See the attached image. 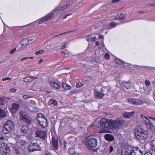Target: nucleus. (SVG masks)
<instances>
[{
    "mask_svg": "<svg viewBox=\"0 0 155 155\" xmlns=\"http://www.w3.org/2000/svg\"><path fill=\"white\" fill-rule=\"evenodd\" d=\"M136 138L139 141L142 140L146 139L147 137V131L140 128L138 126L134 132Z\"/></svg>",
    "mask_w": 155,
    "mask_h": 155,
    "instance_id": "1",
    "label": "nucleus"
},
{
    "mask_svg": "<svg viewBox=\"0 0 155 155\" xmlns=\"http://www.w3.org/2000/svg\"><path fill=\"white\" fill-rule=\"evenodd\" d=\"M125 151L124 153L125 155H135L136 154L143 155L142 151L139 150L137 147H131L126 146L125 147Z\"/></svg>",
    "mask_w": 155,
    "mask_h": 155,
    "instance_id": "2",
    "label": "nucleus"
},
{
    "mask_svg": "<svg viewBox=\"0 0 155 155\" xmlns=\"http://www.w3.org/2000/svg\"><path fill=\"white\" fill-rule=\"evenodd\" d=\"M15 129V125L14 122L11 120H7L5 123L3 129V133L7 134L13 130Z\"/></svg>",
    "mask_w": 155,
    "mask_h": 155,
    "instance_id": "3",
    "label": "nucleus"
},
{
    "mask_svg": "<svg viewBox=\"0 0 155 155\" xmlns=\"http://www.w3.org/2000/svg\"><path fill=\"white\" fill-rule=\"evenodd\" d=\"M113 120L106 118L102 119L100 121L101 126L104 127L113 128Z\"/></svg>",
    "mask_w": 155,
    "mask_h": 155,
    "instance_id": "4",
    "label": "nucleus"
},
{
    "mask_svg": "<svg viewBox=\"0 0 155 155\" xmlns=\"http://www.w3.org/2000/svg\"><path fill=\"white\" fill-rule=\"evenodd\" d=\"M85 143L87 147L90 150L95 148L97 144V140L94 138L87 139Z\"/></svg>",
    "mask_w": 155,
    "mask_h": 155,
    "instance_id": "5",
    "label": "nucleus"
},
{
    "mask_svg": "<svg viewBox=\"0 0 155 155\" xmlns=\"http://www.w3.org/2000/svg\"><path fill=\"white\" fill-rule=\"evenodd\" d=\"M148 117H146L143 114L140 116V119L144 123L146 127L148 129H151L153 127V125L152 123L149 119Z\"/></svg>",
    "mask_w": 155,
    "mask_h": 155,
    "instance_id": "6",
    "label": "nucleus"
},
{
    "mask_svg": "<svg viewBox=\"0 0 155 155\" xmlns=\"http://www.w3.org/2000/svg\"><path fill=\"white\" fill-rule=\"evenodd\" d=\"M148 117H146L143 114L140 116V119L144 123L146 127L148 129H151L153 127V125L152 123L149 119Z\"/></svg>",
    "mask_w": 155,
    "mask_h": 155,
    "instance_id": "7",
    "label": "nucleus"
},
{
    "mask_svg": "<svg viewBox=\"0 0 155 155\" xmlns=\"http://www.w3.org/2000/svg\"><path fill=\"white\" fill-rule=\"evenodd\" d=\"M41 146L36 143L31 142L29 144L28 149L30 152H33L35 150H41Z\"/></svg>",
    "mask_w": 155,
    "mask_h": 155,
    "instance_id": "8",
    "label": "nucleus"
},
{
    "mask_svg": "<svg viewBox=\"0 0 155 155\" xmlns=\"http://www.w3.org/2000/svg\"><path fill=\"white\" fill-rule=\"evenodd\" d=\"M1 149L0 153L2 155L8 154L10 152V149L8 145L5 143H2L0 145Z\"/></svg>",
    "mask_w": 155,
    "mask_h": 155,
    "instance_id": "9",
    "label": "nucleus"
},
{
    "mask_svg": "<svg viewBox=\"0 0 155 155\" xmlns=\"http://www.w3.org/2000/svg\"><path fill=\"white\" fill-rule=\"evenodd\" d=\"M55 17V15L53 13H50L45 17L42 18L38 22V24H40L44 21H48L51 18H53Z\"/></svg>",
    "mask_w": 155,
    "mask_h": 155,
    "instance_id": "10",
    "label": "nucleus"
},
{
    "mask_svg": "<svg viewBox=\"0 0 155 155\" xmlns=\"http://www.w3.org/2000/svg\"><path fill=\"white\" fill-rule=\"evenodd\" d=\"M125 122L124 120H113V128L114 127L119 128L124 124Z\"/></svg>",
    "mask_w": 155,
    "mask_h": 155,
    "instance_id": "11",
    "label": "nucleus"
},
{
    "mask_svg": "<svg viewBox=\"0 0 155 155\" xmlns=\"http://www.w3.org/2000/svg\"><path fill=\"white\" fill-rule=\"evenodd\" d=\"M46 134V133L45 131H43L41 130H37L35 132L36 137H40L43 139H45Z\"/></svg>",
    "mask_w": 155,
    "mask_h": 155,
    "instance_id": "12",
    "label": "nucleus"
},
{
    "mask_svg": "<svg viewBox=\"0 0 155 155\" xmlns=\"http://www.w3.org/2000/svg\"><path fill=\"white\" fill-rule=\"evenodd\" d=\"M52 143L54 149H58V138L56 139L55 137L53 136L52 139Z\"/></svg>",
    "mask_w": 155,
    "mask_h": 155,
    "instance_id": "13",
    "label": "nucleus"
},
{
    "mask_svg": "<svg viewBox=\"0 0 155 155\" xmlns=\"http://www.w3.org/2000/svg\"><path fill=\"white\" fill-rule=\"evenodd\" d=\"M15 140L17 142L21 143L23 146H24L26 143V141L22 139V137L18 135H17L16 136Z\"/></svg>",
    "mask_w": 155,
    "mask_h": 155,
    "instance_id": "14",
    "label": "nucleus"
},
{
    "mask_svg": "<svg viewBox=\"0 0 155 155\" xmlns=\"http://www.w3.org/2000/svg\"><path fill=\"white\" fill-rule=\"evenodd\" d=\"M124 15L123 14L120 13L117 15L115 16L114 18V20H117L119 21H121V23L120 24H122L124 23L123 20L124 18Z\"/></svg>",
    "mask_w": 155,
    "mask_h": 155,
    "instance_id": "15",
    "label": "nucleus"
},
{
    "mask_svg": "<svg viewBox=\"0 0 155 155\" xmlns=\"http://www.w3.org/2000/svg\"><path fill=\"white\" fill-rule=\"evenodd\" d=\"M21 120L24 122L28 125H29L31 121V118L28 117V115L24 117Z\"/></svg>",
    "mask_w": 155,
    "mask_h": 155,
    "instance_id": "16",
    "label": "nucleus"
},
{
    "mask_svg": "<svg viewBox=\"0 0 155 155\" xmlns=\"http://www.w3.org/2000/svg\"><path fill=\"white\" fill-rule=\"evenodd\" d=\"M8 112L7 110L2 109L0 107V117L4 118L7 115Z\"/></svg>",
    "mask_w": 155,
    "mask_h": 155,
    "instance_id": "17",
    "label": "nucleus"
},
{
    "mask_svg": "<svg viewBox=\"0 0 155 155\" xmlns=\"http://www.w3.org/2000/svg\"><path fill=\"white\" fill-rule=\"evenodd\" d=\"M38 119H41V122H42V123L41 124V126L43 128H45L47 126V119L45 118V117H43L37 118Z\"/></svg>",
    "mask_w": 155,
    "mask_h": 155,
    "instance_id": "18",
    "label": "nucleus"
},
{
    "mask_svg": "<svg viewBox=\"0 0 155 155\" xmlns=\"http://www.w3.org/2000/svg\"><path fill=\"white\" fill-rule=\"evenodd\" d=\"M94 95L95 97L97 98L101 99L104 96V94L102 92L95 91L94 92Z\"/></svg>",
    "mask_w": 155,
    "mask_h": 155,
    "instance_id": "19",
    "label": "nucleus"
},
{
    "mask_svg": "<svg viewBox=\"0 0 155 155\" xmlns=\"http://www.w3.org/2000/svg\"><path fill=\"white\" fill-rule=\"evenodd\" d=\"M20 132L24 134L27 133L28 132V126L26 125H23L21 128Z\"/></svg>",
    "mask_w": 155,
    "mask_h": 155,
    "instance_id": "20",
    "label": "nucleus"
},
{
    "mask_svg": "<svg viewBox=\"0 0 155 155\" xmlns=\"http://www.w3.org/2000/svg\"><path fill=\"white\" fill-rule=\"evenodd\" d=\"M19 107V105L16 103H13L12 104L10 109L11 111H14L16 110Z\"/></svg>",
    "mask_w": 155,
    "mask_h": 155,
    "instance_id": "21",
    "label": "nucleus"
},
{
    "mask_svg": "<svg viewBox=\"0 0 155 155\" xmlns=\"http://www.w3.org/2000/svg\"><path fill=\"white\" fill-rule=\"evenodd\" d=\"M105 138L106 140L109 141H111L114 139L113 136L110 134H106L105 135Z\"/></svg>",
    "mask_w": 155,
    "mask_h": 155,
    "instance_id": "22",
    "label": "nucleus"
},
{
    "mask_svg": "<svg viewBox=\"0 0 155 155\" xmlns=\"http://www.w3.org/2000/svg\"><path fill=\"white\" fill-rule=\"evenodd\" d=\"M134 113L133 112H126L123 114V116L125 118H129L133 116Z\"/></svg>",
    "mask_w": 155,
    "mask_h": 155,
    "instance_id": "23",
    "label": "nucleus"
},
{
    "mask_svg": "<svg viewBox=\"0 0 155 155\" xmlns=\"http://www.w3.org/2000/svg\"><path fill=\"white\" fill-rule=\"evenodd\" d=\"M50 84L52 87L55 88L59 89L60 87V85L55 82H51L50 83Z\"/></svg>",
    "mask_w": 155,
    "mask_h": 155,
    "instance_id": "24",
    "label": "nucleus"
},
{
    "mask_svg": "<svg viewBox=\"0 0 155 155\" xmlns=\"http://www.w3.org/2000/svg\"><path fill=\"white\" fill-rule=\"evenodd\" d=\"M34 78L33 77H28L25 78L23 79V81L25 82H28L33 81Z\"/></svg>",
    "mask_w": 155,
    "mask_h": 155,
    "instance_id": "25",
    "label": "nucleus"
},
{
    "mask_svg": "<svg viewBox=\"0 0 155 155\" xmlns=\"http://www.w3.org/2000/svg\"><path fill=\"white\" fill-rule=\"evenodd\" d=\"M20 119H21L24 117L28 115L24 110L21 111L20 112Z\"/></svg>",
    "mask_w": 155,
    "mask_h": 155,
    "instance_id": "26",
    "label": "nucleus"
},
{
    "mask_svg": "<svg viewBox=\"0 0 155 155\" xmlns=\"http://www.w3.org/2000/svg\"><path fill=\"white\" fill-rule=\"evenodd\" d=\"M68 153L71 155H74L76 154V152L74 149L69 148L68 150Z\"/></svg>",
    "mask_w": 155,
    "mask_h": 155,
    "instance_id": "27",
    "label": "nucleus"
},
{
    "mask_svg": "<svg viewBox=\"0 0 155 155\" xmlns=\"http://www.w3.org/2000/svg\"><path fill=\"white\" fill-rule=\"evenodd\" d=\"M48 103L49 104H53L54 106L57 105L58 102L55 100L53 99H50L48 101Z\"/></svg>",
    "mask_w": 155,
    "mask_h": 155,
    "instance_id": "28",
    "label": "nucleus"
},
{
    "mask_svg": "<svg viewBox=\"0 0 155 155\" xmlns=\"http://www.w3.org/2000/svg\"><path fill=\"white\" fill-rule=\"evenodd\" d=\"M29 41L27 39H23L21 41V44L22 45H27L29 42Z\"/></svg>",
    "mask_w": 155,
    "mask_h": 155,
    "instance_id": "29",
    "label": "nucleus"
},
{
    "mask_svg": "<svg viewBox=\"0 0 155 155\" xmlns=\"http://www.w3.org/2000/svg\"><path fill=\"white\" fill-rule=\"evenodd\" d=\"M143 101L138 99H135L134 104L138 105L139 104H143Z\"/></svg>",
    "mask_w": 155,
    "mask_h": 155,
    "instance_id": "30",
    "label": "nucleus"
},
{
    "mask_svg": "<svg viewBox=\"0 0 155 155\" xmlns=\"http://www.w3.org/2000/svg\"><path fill=\"white\" fill-rule=\"evenodd\" d=\"M62 86L66 90H69L71 88V86L70 85L65 83H62Z\"/></svg>",
    "mask_w": 155,
    "mask_h": 155,
    "instance_id": "31",
    "label": "nucleus"
},
{
    "mask_svg": "<svg viewBox=\"0 0 155 155\" xmlns=\"http://www.w3.org/2000/svg\"><path fill=\"white\" fill-rule=\"evenodd\" d=\"M150 143L152 149L155 151V140H153L150 141Z\"/></svg>",
    "mask_w": 155,
    "mask_h": 155,
    "instance_id": "32",
    "label": "nucleus"
},
{
    "mask_svg": "<svg viewBox=\"0 0 155 155\" xmlns=\"http://www.w3.org/2000/svg\"><path fill=\"white\" fill-rule=\"evenodd\" d=\"M69 142V143L70 144H72L74 142L75 140L74 138L70 137L68 139Z\"/></svg>",
    "mask_w": 155,
    "mask_h": 155,
    "instance_id": "33",
    "label": "nucleus"
},
{
    "mask_svg": "<svg viewBox=\"0 0 155 155\" xmlns=\"http://www.w3.org/2000/svg\"><path fill=\"white\" fill-rule=\"evenodd\" d=\"M117 24V23H116L114 21H112L110 23V26L111 28H113Z\"/></svg>",
    "mask_w": 155,
    "mask_h": 155,
    "instance_id": "34",
    "label": "nucleus"
},
{
    "mask_svg": "<svg viewBox=\"0 0 155 155\" xmlns=\"http://www.w3.org/2000/svg\"><path fill=\"white\" fill-rule=\"evenodd\" d=\"M115 61L117 63L121 64H124V62L123 61L120 60L118 58H116L115 60Z\"/></svg>",
    "mask_w": 155,
    "mask_h": 155,
    "instance_id": "35",
    "label": "nucleus"
},
{
    "mask_svg": "<svg viewBox=\"0 0 155 155\" xmlns=\"http://www.w3.org/2000/svg\"><path fill=\"white\" fill-rule=\"evenodd\" d=\"M135 98H129L128 99V102L131 104H134Z\"/></svg>",
    "mask_w": 155,
    "mask_h": 155,
    "instance_id": "36",
    "label": "nucleus"
},
{
    "mask_svg": "<svg viewBox=\"0 0 155 155\" xmlns=\"http://www.w3.org/2000/svg\"><path fill=\"white\" fill-rule=\"evenodd\" d=\"M71 31H67V32H64V33H61V34L57 35H55L53 36H52V38H55L56 37L58 36H59L60 35H63L64 34H65L68 33H71Z\"/></svg>",
    "mask_w": 155,
    "mask_h": 155,
    "instance_id": "37",
    "label": "nucleus"
},
{
    "mask_svg": "<svg viewBox=\"0 0 155 155\" xmlns=\"http://www.w3.org/2000/svg\"><path fill=\"white\" fill-rule=\"evenodd\" d=\"M5 103V100L4 98L1 97L0 98V104L1 105H3Z\"/></svg>",
    "mask_w": 155,
    "mask_h": 155,
    "instance_id": "38",
    "label": "nucleus"
},
{
    "mask_svg": "<svg viewBox=\"0 0 155 155\" xmlns=\"http://www.w3.org/2000/svg\"><path fill=\"white\" fill-rule=\"evenodd\" d=\"M62 10V7L61 6H58L55 9V12L60 11Z\"/></svg>",
    "mask_w": 155,
    "mask_h": 155,
    "instance_id": "39",
    "label": "nucleus"
},
{
    "mask_svg": "<svg viewBox=\"0 0 155 155\" xmlns=\"http://www.w3.org/2000/svg\"><path fill=\"white\" fill-rule=\"evenodd\" d=\"M70 4L69 3H68L66 5L62 6L61 7H62V10L68 7H69V6H70Z\"/></svg>",
    "mask_w": 155,
    "mask_h": 155,
    "instance_id": "40",
    "label": "nucleus"
},
{
    "mask_svg": "<svg viewBox=\"0 0 155 155\" xmlns=\"http://www.w3.org/2000/svg\"><path fill=\"white\" fill-rule=\"evenodd\" d=\"M69 144H70L69 143L67 142L66 141L64 142V146L65 148H66L68 147Z\"/></svg>",
    "mask_w": 155,
    "mask_h": 155,
    "instance_id": "41",
    "label": "nucleus"
},
{
    "mask_svg": "<svg viewBox=\"0 0 155 155\" xmlns=\"http://www.w3.org/2000/svg\"><path fill=\"white\" fill-rule=\"evenodd\" d=\"M44 52V51L43 50H39L36 52L35 53V54L36 55L41 54L43 53Z\"/></svg>",
    "mask_w": 155,
    "mask_h": 155,
    "instance_id": "42",
    "label": "nucleus"
},
{
    "mask_svg": "<svg viewBox=\"0 0 155 155\" xmlns=\"http://www.w3.org/2000/svg\"><path fill=\"white\" fill-rule=\"evenodd\" d=\"M37 118H39L43 117H45L44 115L41 114H37Z\"/></svg>",
    "mask_w": 155,
    "mask_h": 155,
    "instance_id": "43",
    "label": "nucleus"
},
{
    "mask_svg": "<svg viewBox=\"0 0 155 155\" xmlns=\"http://www.w3.org/2000/svg\"><path fill=\"white\" fill-rule=\"evenodd\" d=\"M14 150L16 154L18 155L20 154V150H19V149L15 148Z\"/></svg>",
    "mask_w": 155,
    "mask_h": 155,
    "instance_id": "44",
    "label": "nucleus"
},
{
    "mask_svg": "<svg viewBox=\"0 0 155 155\" xmlns=\"http://www.w3.org/2000/svg\"><path fill=\"white\" fill-rule=\"evenodd\" d=\"M105 58L107 59H109L110 58V55L108 53H106L104 55Z\"/></svg>",
    "mask_w": 155,
    "mask_h": 155,
    "instance_id": "45",
    "label": "nucleus"
},
{
    "mask_svg": "<svg viewBox=\"0 0 155 155\" xmlns=\"http://www.w3.org/2000/svg\"><path fill=\"white\" fill-rule=\"evenodd\" d=\"M82 86V84L81 82H79L76 85V87H81Z\"/></svg>",
    "mask_w": 155,
    "mask_h": 155,
    "instance_id": "46",
    "label": "nucleus"
},
{
    "mask_svg": "<svg viewBox=\"0 0 155 155\" xmlns=\"http://www.w3.org/2000/svg\"><path fill=\"white\" fill-rule=\"evenodd\" d=\"M145 84L147 86H149L150 84V81L148 80H146L145 82Z\"/></svg>",
    "mask_w": 155,
    "mask_h": 155,
    "instance_id": "47",
    "label": "nucleus"
},
{
    "mask_svg": "<svg viewBox=\"0 0 155 155\" xmlns=\"http://www.w3.org/2000/svg\"><path fill=\"white\" fill-rule=\"evenodd\" d=\"M99 133H104L105 132V129H100L99 130Z\"/></svg>",
    "mask_w": 155,
    "mask_h": 155,
    "instance_id": "48",
    "label": "nucleus"
},
{
    "mask_svg": "<svg viewBox=\"0 0 155 155\" xmlns=\"http://www.w3.org/2000/svg\"><path fill=\"white\" fill-rule=\"evenodd\" d=\"M101 45L100 46L99 48L100 50H102L104 49V46L103 44H101Z\"/></svg>",
    "mask_w": 155,
    "mask_h": 155,
    "instance_id": "49",
    "label": "nucleus"
},
{
    "mask_svg": "<svg viewBox=\"0 0 155 155\" xmlns=\"http://www.w3.org/2000/svg\"><path fill=\"white\" fill-rule=\"evenodd\" d=\"M36 120H37L38 123L41 126V124L42 123V122H41V119H38L36 118Z\"/></svg>",
    "mask_w": 155,
    "mask_h": 155,
    "instance_id": "50",
    "label": "nucleus"
},
{
    "mask_svg": "<svg viewBox=\"0 0 155 155\" xmlns=\"http://www.w3.org/2000/svg\"><path fill=\"white\" fill-rule=\"evenodd\" d=\"M22 97L25 100L30 97L29 96L26 95H24Z\"/></svg>",
    "mask_w": 155,
    "mask_h": 155,
    "instance_id": "51",
    "label": "nucleus"
},
{
    "mask_svg": "<svg viewBox=\"0 0 155 155\" xmlns=\"http://www.w3.org/2000/svg\"><path fill=\"white\" fill-rule=\"evenodd\" d=\"M11 79V78H3L2 79V80H3V81H6V80H10Z\"/></svg>",
    "mask_w": 155,
    "mask_h": 155,
    "instance_id": "52",
    "label": "nucleus"
},
{
    "mask_svg": "<svg viewBox=\"0 0 155 155\" xmlns=\"http://www.w3.org/2000/svg\"><path fill=\"white\" fill-rule=\"evenodd\" d=\"M16 48H14L11 51L10 53L11 54H13L16 51Z\"/></svg>",
    "mask_w": 155,
    "mask_h": 155,
    "instance_id": "53",
    "label": "nucleus"
},
{
    "mask_svg": "<svg viewBox=\"0 0 155 155\" xmlns=\"http://www.w3.org/2000/svg\"><path fill=\"white\" fill-rule=\"evenodd\" d=\"M10 91H11L12 92H15L16 91H17V89H16L12 88L10 89Z\"/></svg>",
    "mask_w": 155,
    "mask_h": 155,
    "instance_id": "54",
    "label": "nucleus"
},
{
    "mask_svg": "<svg viewBox=\"0 0 155 155\" xmlns=\"http://www.w3.org/2000/svg\"><path fill=\"white\" fill-rule=\"evenodd\" d=\"M113 150V148L112 146H110V147L109 151L110 152H112Z\"/></svg>",
    "mask_w": 155,
    "mask_h": 155,
    "instance_id": "55",
    "label": "nucleus"
},
{
    "mask_svg": "<svg viewBox=\"0 0 155 155\" xmlns=\"http://www.w3.org/2000/svg\"><path fill=\"white\" fill-rule=\"evenodd\" d=\"M148 117L150 119H152L153 120H155V118H154V117H150V116H148Z\"/></svg>",
    "mask_w": 155,
    "mask_h": 155,
    "instance_id": "56",
    "label": "nucleus"
},
{
    "mask_svg": "<svg viewBox=\"0 0 155 155\" xmlns=\"http://www.w3.org/2000/svg\"><path fill=\"white\" fill-rule=\"evenodd\" d=\"M28 58V57H25V58H22L21 59V61H23L24 60H26Z\"/></svg>",
    "mask_w": 155,
    "mask_h": 155,
    "instance_id": "57",
    "label": "nucleus"
},
{
    "mask_svg": "<svg viewBox=\"0 0 155 155\" xmlns=\"http://www.w3.org/2000/svg\"><path fill=\"white\" fill-rule=\"evenodd\" d=\"M96 38L94 37H93L91 39V41L92 42H94L95 41Z\"/></svg>",
    "mask_w": 155,
    "mask_h": 155,
    "instance_id": "58",
    "label": "nucleus"
},
{
    "mask_svg": "<svg viewBox=\"0 0 155 155\" xmlns=\"http://www.w3.org/2000/svg\"><path fill=\"white\" fill-rule=\"evenodd\" d=\"M99 38L101 39H103V36L102 35H99Z\"/></svg>",
    "mask_w": 155,
    "mask_h": 155,
    "instance_id": "59",
    "label": "nucleus"
},
{
    "mask_svg": "<svg viewBox=\"0 0 155 155\" xmlns=\"http://www.w3.org/2000/svg\"><path fill=\"white\" fill-rule=\"evenodd\" d=\"M70 15V14H68V15H65L64 16V19H65L66 18H67V17L68 16Z\"/></svg>",
    "mask_w": 155,
    "mask_h": 155,
    "instance_id": "60",
    "label": "nucleus"
},
{
    "mask_svg": "<svg viewBox=\"0 0 155 155\" xmlns=\"http://www.w3.org/2000/svg\"><path fill=\"white\" fill-rule=\"evenodd\" d=\"M4 139V138L2 136H1L0 137V140H3Z\"/></svg>",
    "mask_w": 155,
    "mask_h": 155,
    "instance_id": "61",
    "label": "nucleus"
},
{
    "mask_svg": "<svg viewBox=\"0 0 155 155\" xmlns=\"http://www.w3.org/2000/svg\"><path fill=\"white\" fill-rule=\"evenodd\" d=\"M65 48V44H64V45H63V46L61 47V48H62V49H64Z\"/></svg>",
    "mask_w": 155,
    "mask_h": 155,
    "instance_id": "62",
    "label": "nucleus"
},
{
    "mask_svg": "<svg viewBox=\"0 0 155 155\" xmlns=\"http://www.w3.org/2000/svg\"><path fill=\"white\" fill-rule=\"evenodd\" d=\"M95 44L97 46H98L99 45V42L98 41H96Z\"/></svg>",
    "mask_w": 155,
    "mask_h": 155,
    "instance_id": "63",
    "label": "nucleus"
},
{
    "mask_svg": "<svg viewBox=\"0 0 155 155\" xmlns=\"http://www.w3.org/2000/svg\"><path fill=\"white\" fill-rule=\"evenodd\" d=\"M120 151H121V154L120 155H123V153H122V150L121 149V150H120Z\"/></svg>",
    "mask_w": 155,
    "mask_h": 155,
    "instance_id": "64",
    "label": "nucleus"
}]
</instances>
